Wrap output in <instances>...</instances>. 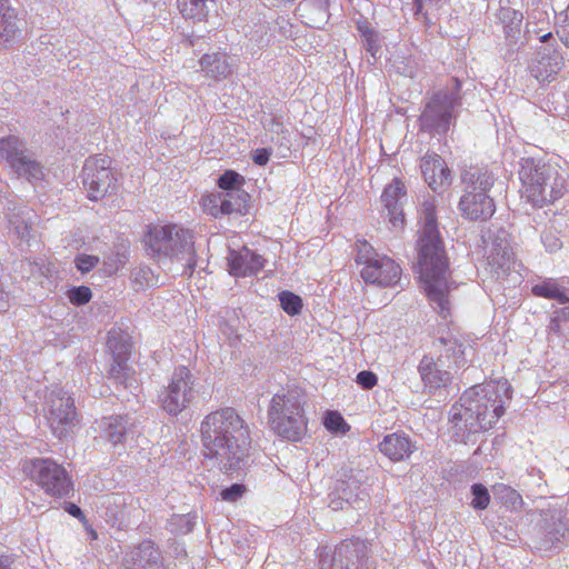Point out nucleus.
Here are the masks:
<instances>
[{"label": "nucleus", "instance_id": "obj_27", "mask_svg": "<svg viewBox=\"0 0 569 569\" xmlns=\"http://www.w3.org/2000/svg\"><path fill=\"white\" fill-rule=\"evenodd\" d=\"M201 71L208 78L214 80H222L232 73V67L229 62V57L226 52L217 51L206 53L201 57L200 61Z\"/></svg>", "mask_w": 569, "mask_h": 569}, {"label": "nucleus", "instance_id": "obj_50", "mask_svg": "<svg viewBox=\"0 0 569 569\" xmlns=\"http://www.w3.org/2000/svg\"><path fill=\"white\" fill-rule=\"evenodd\" d=\"M541 239L546 249L550 252L558 250L561 246L559 239L555 237L551 232L543 233Z\"/></svg>", "mask_w": 569, "mask_h": 569}, {"label": "nucleus", "instance_id": "obj_52", "mask_svg": "<svg viewBox=\"0 0 569 569\" xmlns=\"http://www.w3.org/2000/svg\"><path fill=\"white\" fill-rule=\"evenodd\" d=\"M220 331L221 335L230 345H233L239 340V335L237 333V331L227 323L221 326Z\"/></svg>", "mask_w": 569, "mask_h": 569}, {"label": "nucleus", "instance_id": "obj_16", "mask_svg": "<svg viewBox=\"0 0 569 569\" xmlns=\"http://www.w3.org/2000/svg\"><path fill=\"white\" fill-rule=\"evenodd\" d=\"M485 243L488 263L498 278L516 270L517 261L510 247L509 233L505 229L489 231Z\"/></svg>", "mask_w": 569, "mask_h": 569}, {"label": "nucleus", "instance_id": "obj_37", "mask_svg": "<svg viewBox=\"0 0 569 569\" xmlns=\"http://www.w3.org/2000/svg\"><path fill=\"white\" fill-rule=\"evenodd\" d=\"M499 19L503 23L507 33L518 32L522 22V13L512 8H501Z\"/></svg>", "mask_w": 569, "mask_h": 569}, {"label": "nucleus", "instance_id": "obj_5", "mask_svg": "<svg viewBox=\"0 0 569 569\" xmlns=\"http://www.w3.org/2000/svg\"><path fill=\"white\" fill-rule=\"evenodd\" d=\"M144 241L151 256L182 262L189 274L196 269L193 234L188 229L178 224L151 226Z\"/></svg>", "mask_w": 569, "mask_h": 569}, {"label": "nucleus", "instance_id": "obj_45", "mask_svg": "<svg viewBox=\"0 0 569 569\" xmlns=\"http://www.w3.org/2000/svg\"><path fill=\"white\" fill-rule=\"evenodd\" d=\"M220 200H221L220 194H218V196L209 194V196L202 197L201 201H202V207H203L204 211L213 217H218L219 214H221V212L219 210Z\"/></svg>", "mask_w": 569, "mask_h": 569}, {"label": "nucleus", "instance_id": "obj_30", "mask_svg": "<svg viewBox=\"0 0 569 569\" xmlns=\"http://www.w3.org/2000/svg\"><path fill=\"white\" fill-rule=\"evenodd\" d=\"M336 491L343 495V499L355 508H360L361 503L369 497L366 488H361L360 471L351 473L348 479H341L336 486Z\"/></svg>", "mask_w": 569, "mask_h": 569}, {"label": "nucleus", "instance_id": "obj_18", "mask_svg": "<svg viewBox=\"0 0 569 569\" xmlns=\"http://www.w3.org/2000/svg\"><path fill=\"white\" fill-rule=\"evenodd\" d=\"M439 355V362L447 368H461L466 365L463 343L457 335L445 330L433 342Z\"/></svg>", "mask_w": 569, "mask_h": 569}, {"label": "nucleus", "instance_id": "obj_53", "mask_svg": "<svg viewBox=\"0 0 569 569\" xmlns=\"http://www.w3.org/2000/svg\"><path fill=\"white\" fill-rule=\"evenodd\" d=\"M270 154L268 149H257L253 151L252 160L256 164L264 166L269 161Z\"/></svg>", "mask_w": 569, "mask_h": 569}, {"label": "nucleus", "instance_id": "obj_58", "mask_svg": "<svg viewBox=\"0 0 569 569\" xmlns=\"http://www.w3.org/2000/svg\"><path fill=\"white\" fill-rule=\"evenodd\" d=\"M563 322L560 321L556 315L552 313L551 316V319H550V323H549V331L553 332V333H557L559 335L561 332V325Z\"/></svg>", "mask_w": 569, "mask_h": 569}, {"label": "nucleus", "instance_id": "obj_13", "mask_svg": "<svg viewBox=\"0 0 569 569\" xmlns=\"http://www.w3.org/2000/svg\"><path fill=\"white\" fill-rule=\"evenodd\" d=\"M107 157H90L82 168V183L90 200H99L117 191V178Z\"/></svg>", "mask_w": 569, "mask_h": 569}, {"label": "nucleus", "instance_id": "obj_39", "mask_svg": "<svg viewBox=\"0 0 569 569\" xmlns=\"http://www.w3.org/2000/svg\"><path fill=\"white\" fill-rule=\"evenodd\" d=\"M471 493L473 496L471 506L476 510H485L490 503V495L488 489L481 483L471 486Z\"/></svg>", "mask_w": 569, "mask_h": 569}, {"label": "nucleus", "instance_id": "obj_60", "mask_svg": "<svg viewBox=\"0 0 569 569\" xmlns=\"http://www.w3.org/2000/svg\"><path fill=\"white\" fill-rule=\"evenodd\" d=\"M358 31L361 33V37L365 39L367 37H371L376 31L371 29L367 23H359Z\"/></svg>", "mask_w": 569, "mask_h": 569}, {"label": "nucleus", "instance_id": "obj_41", "mask_svg": "<svg viewBox=\"0 0 569 569\" xmlns=\"http://www.w3.org/2000/svg\"><path fill=\"white\" fill-rule=\"evenodd\" d=\"M241 179L242 178L240 177L239 173L229 170L219 177L218 186L219 188L226 190L227 192L231 190H239L238 188H236V186Z\"/></svg>", "mask_w": 569, "mask_h": 569}, {"label": "nucleus", "instance_id": "obj_61", "mask_svg": "<svg viewBox=\"0 0 569 569\" xmlns=\"http://www.w3.org/2000/svg\"><path fill=\"white\" fill-rule=\"evenodd\" d=\"M68 512H69L70 515H72L73 517H79V516H81V515H82L81 509H80L78 506L73 505V503H71V505L69 506V508H68Z\"/></svg>", "mask_w": 569, "mask_h": 569}, {"label": "nucleus", "instance_id": "obj_35", "mask_svg": "<svg viewBox=\"0 0 569 569\" xmlns=\"http://www.w3.org/2000/svg\"><path fill=\"white\" fill-rule=\"evenodd\" d=\"M213 0H178V9L187 19L203 20L208 12V3Z\"/></svg>", "mask_w": 569, "mask_h": 569}, {"label": "nucleus", "instance_id": "obj_9", "mask_svg": "<svg viewBox=\"0 0 569 569\" xmlns=\"http://www.w3.org/2000/svg\"><path fill=\"white\" fill-rule=\"evenodd\" d=\"M461 83L457 78L451 84L436 91L427 101L420 116V127L431 133H447L460 106Z\"/></svg>", "mask_w": 569, "mask_h": 569}, {"label": "nucleus", "instance_id": "obj_55", "mask_svg": "<svg viewBox=\"0 0 569 569\" xmlns=\"http://www.w3.org/2000/svg\"><path fill=\"white\" fill-rule=\"evenodd\" d=\"M338 497L337 498H331L330 502H329V508H331L332 510L337 511V510H342L345 508V505H349L345 499H343V495L340 493V492H337Z\"/></svg>", "mask_w": 569, "mask_h": 569}, {"label": "nucleus", "instance_id": "obj_33", "mask_svg": "<svg viewBox=\"0 0 569 569\" xmlns=\"http://www.w3.org/2000/svg\"><path fill=\"white\" fill-rule=\"evenodd\" d=\"M219 210L221 214L242 213L247 207L248 193L242 190H231L221 193Z\"/></svg>", "mask_w": 569, "mask_h": 569}, {"label": "nucleus", "instance_id": "obj_22", "mask_svg": "<svg viewBox=\"0 0 569 569\" xmlns=\"http://www.w3.org/2000/svg\"><path fill=\"white\" fill-rule=\"evenodd\" d=\"M421 172L428 186L437 191L439 188L450 183V172L443 159L433 153L426 154L420 163Z\"/></svg>", "mask_w": 569, "mask_h": 569}, {"label": "nucleus", "instance_id": "obj_38", "mask_svg": "<svg viewBox=\"0 0 569 569\" xmlns=\"http://www.w3.org/2000/svg\"><path fill=\"white\" fill-rule=\"evenodd\" d=\"M278 297L280 306L286 313L289 316H296L300 313L302 309V299L298 295L291 291H281Z\"/></svg>", "mask_w": 569, "mask_h": 569}, {"label": "nucleus", "instance_id": "obj_1", "mask_svg": "<svg viewBox=\"0 0 569 569\" xmlns=\"http://www.w3.org/2000/svg\"><path fill=\"white\" fill-rule=\"evenodd\" d=\"M421 231L418 239V268L425 291L438 312L449 313V292L456 288L450 280L448 259L440 238L433 199L423 201L420 210Z\"/></svg>", "mask_w": 569, "mask_h": 569}, {"label": "nucleus", "instance_id": "obj_6", "mask_svg": "<svg viewBox=\"0 0 569 569\" xmlns=\"http://www.w3.org/2000/svg\"><path fill=\"white\" fill-rule=\"evenodd\" d=\"M306 396L300 389H287L273 395L268 408L271 429L281 438L300 441L307 432Z\"/></svg>", "mask_w": 569, "mask_h": 569}, {"label": "nucleus", "instance_id": "obj_25", "mask_svg": "<svg viewBox=\"0 0 569 569\" xmlns=\"http://www.w3.org/2000/svg\"><path fill=\"white\" fill-rule=\"evenodd\" d=\"M10 170L18 179L27 180L32 184L43 181L46 177L43 164L31 150L20 158Z\"/></svg>", "mask_w": 569, "mask_h": 569}, {"label": "nucleus", "instance_id": "obj_11", "mask_svg": "<svg viewBox=\"0 0 569 569\" xmlns=\"http://www.w3.org/2000/svg\"><path fill=\"white\" fill-rule=\"evenodd\" d=\"M44 417L59 439L72 432L77 423L74 400L62 388L53 387L46 396Z\"/></svg>", "mask_w": 569, "mask_h": 569}, {"label": "nucleus", "instance_id": "obj_32", "mask_svg": "<svg viewBox=\"0 0 569 569\" xmlns=\"http://www.w3.org/2000/svg\"><path fill=\"white\" fill-rule=\"evenodd\" d=\"M329 2L330 0H302L297 10L300 17L309 20V26L318 27L328 19Z\"/></svg>", "mask_w": 569, "mask_h": 569}, {"label": "nucleus", "instance_id": "obj_28", "mask_svg": "<svg viewBox=\"0 0 569 569\" xmlns=\"http://www.w3.org/2000/svg\"><path fill=\"white\" fill-rule=\"evenodd\" d=\"M162 560L160 551L150 540L142 541L138 547L126 556V569H144L153 561Z\"/></svg>", "mask_w": 569, "mask_h": 569}, {"label": "nucleus", "instance_id": "obj_2", "mask_svg": "<svg viewBox=\"0 0 569 569\" xmlns=\"http://www.w3.org/2000/svg\"><path fill=\"white\" fill-rule=\"evenodd\" d=\"M203 455L222 471L244 467L251 448L250 430L230 407L207 415L201 422Z\"/></svg>", "mask_w": 569, "mask_h": 569}, {"label": "nucleus", "instance_id": "obj_64", "mask_svg": "<svg viewBox=\"0 0 569 569\" xmlns=\"http://www.w3.org/2000/svg\"><path fill=\"white\" fill-rule=\"evenodd\" d=\"M278 3H287V2H293L295 0H274Z\"/></svg>", "mask_w": 569, "mask_h": 569}, {"label": "nucleus", "instance_id": "obj_19", "mask_svg": "<svg viewBox=\"0 0 569 569\" xmlns=\"http://www.w3.org/2000/svg\"><path fill=\"white\" fill-rule=\"evenodd\" d=\"M406 199L407 190L405 183L397 178L385 188L381 194V201L393 228H401L403 226L402 206Z\"/></svg>", "mask_w": 569, "mask_h": 569}, {"label": "nucleus", "instance_id": "obj_26", "mask_svg": "<svg viewBox=\"0 0 569 569\" xmlns=\"http://www.w3.org/2000/svg\"><path fill=\"white\" fill-rule=\"evenodd\" d=\"M20 34L18 14L10 0H0V46L14 42Z\"/></svg>", "mask_w": 569, "mask_h": 569}, {"label": "nucleus", "instance_id": "obj_3", "mask_svg": "<svg viewBox=\"0 0 569 569\" xmlns=\"http://www.w3.org/2000/svg\"><path fill=\"white\" fill-rule=\"evenodd\" d=\"M511 399L507 380L470 387L450 410V421L457 433L468 436L493 427L503 415L505 400Z\"/></svg>", "mask_w": 569, "mask_h": 569}, {"label": "nucleus", "instance_id": "obj_20", "mask_svg": "<svg viewBox=\"0 0 569 569\" xmlns=\"http://www.w3.org/2000/svg\"><path fill=\"white\" fill-rule=\"evenodd\" d=\"M101 427L104 439L113 446L124 443L136 433V420L129 415L103 418Z\"/></svg>", "mask_w": 569, "mask_h": 569}, {"label": "nucleus", "instance_id": "obj_8", "mask_svg": "<svg viewBox=\"0 0 569 569\" xmlns=\"http://www.w3.org/2000/svg\"><path fill=\"white\" fill-rule=\"evenodd\" d=\"M526 32L528 37L535 36L540 41L528 66L530 74L541 84L552 82L565 66L557 39L550 30L537 28L530 20L527 22Z\"/></svg>", "mask_w": 569, "mask_h": 569}, {"label": "nucleus", "instance_id": "obj_49", "mask_svg": "<svg viewBox=\"0 0 569 569\" xmlns=\"http://www.w3.org/2000/svg\"><path fill=\"white\" fill-rule=\"evenodd\" d=\"M363 46L366 50L373 57H377V53L380 50V40L378 33H373L371 37H367L363 39Z\"/></svg>", "mask_w": 569, "mask_h": 569}, {"label": "nucleus", "instance_id": "obj_24", "mask_svg": "<svg viewBox=\"0 0 569 569\" xmlns=\"http://www.w3.org/2000/svg\"><path fill=\"white\" fill-rule=\"evenodd\" d=\"M439 360L435 361L432 357L425 356L418 367L421 380L429 389H438L445 387L451 379V375Z\"/></svg>", "mask_w": 569, "mask_h": 569}, {"label": "nucleus", "instance_id": "obj_44", "mask_svg": "<svg viewBox=\"0 0 569 569\" xmlns=\"http://www.w3.org/2000/svg\"><path fill=\"white\" fill-rule=\"evenodd\" d=\"M99 262L97 256L91 254H79L74 259L76 267L82 273L91 271Z\"/></svg>", "mask_w": 569, "mask_h": 569}, {"label": "nucleus", "instance_id": "obj_46", "mask_svg": "<svg viewBox=\"0 0 569 569\" xmlns=\"http://www.w3.org/2000/svg\"><path fill=\"white\" fill-rule=\"evenodd\" d=\"M132 279L140 286H150L152 282V271L148 267H139L133 270Z\"/></svg>", "mask_w": 569, "mask_h": 569}, {"label": "nucleus", "instance_id": "obj_31", "mask_svg": "<svg viewBox=\"0 0 569 569\" xmlns=\"http://www.w3.org/2000/svg\"><path fill=\"white\" fill-rule=\"evenodd\" d=\"M29 151L27 141L19 136L9 134L0 138V160L4 161L9 168Z\"/></svg>", "mask_w": 569, "mask_h": 569}, {"label": "nucleus", "instance_id": "obj_23", "mask_svg": "<svg viewBox=\"0 0 569 569\" xmlns=\"http://www.w3.org/2000/svg\"><path fill=\"white\" fill-rule=\"evenodd\" d=\"M380 451L392 461H401L410 457L417 449L409 436L395 432L387 435L379 443Z\"/></svg>", "mask_w": 569, "mask_h": 569}, {"label": "nucleus", "instance_id": "obj_42", "mask_svg": "<svg viewBox=\"0 0 569 569\" xmlns=\"http://www.w3.org/2000/svg\"><path fill=\"white\" fill-rule=\"evenodd\" d=\"M325 426L330 431L343 432L346 430L347 423L340 413L329 412L326 416Z\"/></svg>", "mask_w": 569, "mask_h": 569}, {"label": "nucleus", "instance_id": "obj_10", "mask_svg": "<svg viewBox=\"0 0 569 569\" xmlns=\"http://www.w3.org/2000/svg\"><path fill=\"white\" fill-rule=\"evenodd\" d=\"M356 249V262L361 266L360 274L367 283L379 287H390L398 283L401 268L392 258L378 252L366 240H358Z\"/></svg>", "mask_w": 569, "mask_h": 569}, {"label": "nucleus", "instance_id": "obj_15", "mask_svg": "<svg viewBox=\"0 0 569 569\" xmlns=\"http://www.w3.org/2000/svg\"><path fill=\"white\" fill-rule=\"evenodd\" d=\"M193 397V378L187 367L174 369L168 387L160 396V402L166 412L172 416L180 413Z\"/></svg>", "mask_w": 569, "mask_h": 569}, {"label": "nucleus", "instance_id": "obj_21", "mask_svg": "<svg viewBox=\"0 0 569 569\" xmlns=\"http://www.w3.org/2000/svg\"><path fill=\"white\" fill-rule=\"evenodd\" d=\"M230 273L234 277H250L260 271L264 266V259L248 249L231 250L228 257Z\"/></svg>", "mask_w": 569, "mask_h": 569}, {"label": "nucleus", "instance_id": "obj_29", "mask_svg": "<svg viewBox=\"0 0 569 569\" xmlns=\"http://www.w3.org/2000/svg\"><path fill=\"white\" fill-rule=\"evenodd\" d=\"M535 297L556 300L560 305L569 303L568 288L563 279L545 278L531 288Z\"/></svg>", "mask_w": 569, "mask_h": 569}, {"label": "nucleus", "instance_id": "obj_4", "mask_svg": "<svg viewBox=\"0 0 569 569\" xmlns=\"http://www.w3.org/2000/svg\"><path fill=\"white\" fill-rule=\"evenodd\" d=\"M522 197L536 207H543L560 199L568 190L565 170L550 163H536L522 159L519 171Z\"/></svg>", "mask_w": 569, "mask_h": 569}, {"label": "nucleus", "instance_id": "obj_34", "mask_svg": "<svg viewBox=\"0 0 569 569\" xmlns=\"http://www.w3.org/2000/svg\"><path fill=\"white\" fill-rule=\"evenodd\" d=\"M552 522L549 523L548 519H545L543 525V535L545 539L542 540L540 547L543 549L551 548L556 542H559L562 538H565L566 532L568 531L567 523L561 519L560 515L551 517Z\"/></svg>", "mask_w": 569, "mask_h": 569}, {"label": "nucleus", "instance_id": "obj_48", "mask_svg": "<svg viewBox=\"0 0 569 569\" xmlns=\"http://www.w3.org/2000/svg\"><path fill=\"white\" fill-rule=\"evenodd\" d=\"M169 526L171 531L176 530V526H180L182 533H187L192 529L191 522L187 516H173Z\"/></svg>", "mask_w": 569, "mask_h": 569}, {"label": "nucleus", "instance_id": "obj_36", "mask_svg": "<svg viewBox=\"0 0 569 569\" xmlns=\"http://www.w3.org/2000/svg\"><path fill=\"white\" fill-rule=\"evenodd\" d=\"M442 0H413L415 16L420 20L427 28L432 24L430 18V11L437 10Z\"/></svg>", "mask_w": 569, "mask_h": 569}, {"label": "nucleus", "instance_id": "obj_62", "mask_svg": "<svg viewBox=\"0 0 569 569\" xmlns=\"http://www.w3.org/2000/svg\"><path fill=\"white\" fill-rule=\"evenodd\" d=\"M144 569H163L162 560L153 561L152 565L144 567Z\"/></svg>", "mask_w": 569, "mask_h": 569}, {"label": "nucleus", "instance_id": "obj_12", "mask_svg": "<svg viewBox=\"0 0 569 569\" xmlns=\"http://www.w3.org/2000/svg\"><path fill=\"white\" fill-rule=\"evenodd\" d=\"M24 468L30 478L49 496L61 498L72 490L67 470L51 459H34Z\"/></svg>", "mask_w": 569, "mask_h": 569}, {"label": "nucleus", "instance_id": "obj_54", "mask_svg": "<svg viewBox=\"0 0 569 569\" xmlns=\"http://www.w3.org/2000/svg\"><path fill=\"white\" fill-rule=\"evenodd\" d=\"M496 490L498 492H505L512 503H515L517 500H521L520 496L513 489L505 485L497 486Z\"/></svg>", "mask_w": 569, "mask_h": 569}, {"label": "nucleus", "instance_id": "obj_17", "mask_svg": "<svg viewBox=\"0 0 569 569\" xmlns=\"http://www.w3.org/2000/svg\"><path fill=\"white\" fill-rule=\"evenodd\" d=\"M368 555L369 547L363 540H345L336 547L331 569H375Z\"/></svg>", "mask_w": 569, "mask_h": 569}, {"label": "nucleus", "instance_id": "obj_40", "mask_svg": "<svg viewBox=\"0 0 569 569\" xmlns=\"http://www.w3.org/2000/svg\"><path fill=\"white\" fill-rule=\"evenodd\" d=\"M91 290L88 287L80 286L71 289L68 293L71 303L81 306L90 301Z\"/></svg>", "mask_w": 569, "mask_h": 569}, {"label": "nucleus", "instance_id": "obj_51", "mask_svg": "<svg viewBox=\"0 0 569 569\" xmlns=\"http://www.w3.org/2000/svg\"><path fill=\"white\" fill-rule=\"evenodd\" d=\"M257 30H250L247 36L251 41H254L257 43H262L264 41V36H267V24L261 23L257 26Z\"/></svg>", "mask_w": 569, "mask_h": 569}, {"label": "nucleus", "instance_id": "obj_57", "mask_svg": "<svg viewBox=\"0 0 569 569\" xmlns=\"http://www.w3.org/2000/svg\"><path fill=\"white\" fill-rule=\"evenodd\" d=\"M10 306V295L4 290L0 282V312L6 311Z\"/></svg>", "mask_w": 569, "mask_h": 569}, {"label": "nucleus", "instance_id": "obj_14", "mask_svg": "<svg viewBox=\"0 0 569 569\" xmlns=\"http://www.w3.org/2000/svg\"><path fill=\"white\" fill-rule=\"evenodd\" d=\"M107 345L113 357V362L109 370V378L130 390H136L138 388V380L134 372L127 363L131 351L129 336L112 330L109 332Z\"/></svg>", "mask_w": 569, "mask_h": 569}, {"label": "nucleus", "instance_id": "obj_43", "mask_svg": "<svg viewBox=\"0 0 569 569\" xmlns=\"http://www.w3.org/2000/svg\"><path fill=\"white\" fill-rule=\"evenodd\" d=\"M246 487L240 483H234L220 492V497L222 500L228 502L238 501L244 493Z\"/></svg>", "mask_w": 569, "mask_h": 569}, {"label": "nucleus", "instance_id": "obj_7", "mask_svg": "<svg viewBox=\"0 0 569 569\" xmlns=\"http://www.w3.org/2000/svg\"><path fill=\"white\" fill-rule=\"evenodd\" d=\"M465 193L460 199L459 209L470 220H487L496 211V206L488 196L495 183L493 174L483 168H470L461 174Z\"/></svg>", "mask_w": 569, "mask_h": 569}, {"label": "nucleus", "instance_id": "obj_63", "mask_svg": "<svg viewBox=\"0 0 569 569\" xmlns=\"http://www.w3.org/2000/svg\"><path fill=\"white\" fill-rule=\"evenodd\" d=\"M29 227L27 224L23 226L22 231L18 230V233L21 234L22 238H24L26 234L29 233Z\"/></svg>", "mask_w": 569, "mask_h": 569}, {"label": "nucleus", "instance_id": "obj_47", "mask_svg": "<svg viewBox=\"0 0 569 569\" xmlns=\"http://www.w3.org/2000/svg\"><path fill=\"white\" fill-rule=\"evenodd\" d=\"M356 381L363 389H372L377 385L378 378L373 372L362 370L357 375Z\"/></svg>", "mask_w": 569, "mask_h": 569}, {"label": "nucleus", "instance_id": "obj_59", "mask_svg": "<svg viewBox=\"0 0 569 569\" xmlns=\"http://www.w3.org/2000/svg\"><path fill=\"white\" fill-rule=\"evenodd\" d=\"M556 317L562 322H569V307H562L556 309L553 312Z\"/></svg>", "mask_w": 569, "mask_h": 569}, {"label": "nucleus", "instance_id": "obj_56", "mask_svg": "<svg viewBox=\"0 0 569 569\" xmlns=\"http://www.w3.org/2000/svg\"><path fill=\"white\" fill-rule=\"evenodd\" d=\"M566 18L568 20V24L562 27L561 31H558V34L562 41V43L569 48V6L567 7V10H566Z\"/></svg>", "mask_w": 569, "mask_h": 569}]
</instances>
